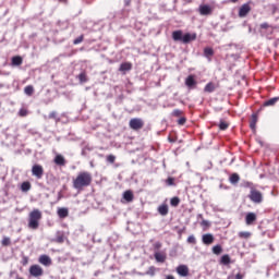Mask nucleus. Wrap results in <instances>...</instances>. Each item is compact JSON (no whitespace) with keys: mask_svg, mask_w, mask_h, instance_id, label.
Segmentation results:
<instances>
[{"mask_svg":"<svg viewBox=\"0 0 279 279\" xmlns=\"http://www.w3.org/2000/svg\"><path fill=\"white\" fill-rule=\"evenodd\" d=\"M73 189L76 191H84V189L93 184V174L88 171H81L77 173L76 178L72 181Z\"/></svg>","mask_w":279,"mask_h":279,"instance_id":"obj_1","label":"nucleus"},{"mask_svg":"<svg viewBox=\"0 0 279 279\" xmlns=\"http://www.w3.org/2000/svg\"><path fill=\"white\" fill-rule=\"evenodd\" d=\"M40 219H43V211H40V209H33L28 214V228L31 230H38L40 227Z\"/></svg>","mask_w":279,"mask_h":279,"instance_id":"obj_2","label":"nucleus"},{"mask_svg":"<svg viewBox=\"0 0 279 279\" xmlns=\"http://www.w3.org/2000/svg\"><path fill=\"white\" fill-rule=\"evenodd\" d=\"M172 39L178 43H183L184 45H189V43H193V40H197V34L186 33L182 35V31H174L172 33Z\"/></svg>","mask_w":279,"mask_h":279,"instance_id":"obj_3","label":"nucleus"},{"mask_svg":"<svg viewBox=\"0 0 279 279\" xmlns=\"http://www.w3.org/2000/svg\"><path fill=\"white\" fill-rule=\"evenodd\" d=\"M129 126L134 132H138L145 128V121L141 118H132L129 122Z\"/></svg>","mask_w":279,"mask_h":279,"instance_id":"obj_4","label":"nucleus"},{"mask_svg":"<svg viewBox=\"0 0 279 279\" xmlns=\"http://www.w3.org/2000/svg\"><path fill=\"white\" fill-rule=\"evenodd\" d=\"M248 198L251 199V202H254V204H262L263 193L256 189H251Z\"/></svg>","mask_w":279,"mask_h":279,"instance_id":"obj_5","label":"nucleus"},{"mask_svg":"<svg viewBox=\"0 0 279 279\" xmlns=\"http://www.w3.org/2000/svg\"><path fill=\"white\" fill-rule=\"evenodd\" d=\"M29 274L33 276V278H40L45 274V270H43V267L40 265H32L29 267Z\"/></svg>","mask_w":279,"mask_h":279,"instance_id":"obj_6","label":"nucleus"},{"mask_svg":"<svg viewBox=\"0 0 279 279\" xmlns=\"http://www.w3.org/2000/svg\"><path fill=\"white\" fill-rule=\"evenodd\" d=\"M32 174L35 175L37 180H40L43 175H45V168H43L40 165H34L32 167Z\"/></svg>","mask_w":279,"mask_h":279,"instance_id":"obj_7","label":"nucleus"},{"mask_svg":"<svg viewBox=\"0 0 279 279\" xmlns=\"http://www.w3.org/2000/svg\"><path fill=\"white\" fill-rule=\"evenodd\" d=\"M198 13L201 16H210V14H213V7L208 4H201L198 7Z\"/></svg>","mask_w":279,"mask_h":279,"instance_id":"obj_8","label":"nucleus"},{"mask_svg":"<svg viewBox=\"0 0 279 279\" xmlns=\"http://www.w3.org/2000/svg\"><path fill=\"white\" fill-rule=\"evenodd\" d=\"M248 12H252V7H250V3L242 4L239 9L240 19H245Z\"/></svg>","mask_w":279,"mask_h":279,"instance_id":"obj_9","label":"nucleus"},{"mask_svg":"<svg viewBox=\"0 0 279 279\" xmlns=\"http://www.w3.org/2000/svg\"><path fill=\"white\" fill-rule=\"evenodd\" d=\"M38 263H40V265H44L45 267H50V265H52L51 257L45 254L39 256Z\"/></svg>","mask_w":279,"mask_h":279,"instance_id":"obj_10","label":"nucleus"},{"mask_svg":"<svg viewBox=\"0 0 279 279\" xmlns=\"http://www.w3.org/2000/svg\"><path fill=\"white\" fill-rule=\"evenodd\" d=\"M177 274L179 276H182V278H186V276H189V266H186V265H179L177 267Z\"/></svg>","mask_w":279,"mask_h":279,"instance_id":"obj_11","label":"nucleus"},{"mask_svg":"<svg viewBox=\"0 0 279 279\" xmlns=\"http://www.w3.org/2000/svg\"><path fill=\"white\" fill-rule=\"evenodd\" d=\"M202 241L204 245H213V243H215V235H213L211 233L204 234L202 236Z\"/></svg>","mask_w":279,"mask_h":279,"instance_id":"obj_12","label":"nucleus"},{"mask_svg":"<svg viewBox=\"0 0 279 279\" xmlns=\"http://www.w3.org/2000/svg\"><path fill=\"white\" fill-rule=\"evenodd\" d=\"M185 86H187V88H195V86H197V81H195V76L189 75L185 78Z\"/></svg>","mask_w":279,"mask_h":279,"instance_id":"obj_13","label":"nucleus"},{"mask_svg":"<svg viewBox=\"0 0 279 279\" xmlns=\"http://www.w3.org/2000/svg\"><path fill=\"white\" fill-rule=\"evenodd\" d=\"M54 165L58 167H65L66 166V159L62 155H57L53 159Z\"/></svg>","mask_w":279,"mask_h":279,"instance_id":"obj_14","label":"nucleus"},{"mask_svg":"<svg viewBox=\"0 0 279 279\" xmlns=\"http://www.w3.org/2000/svg\"><path fill=\"white\" fill-rule=\"evenodd\" d=\"M256 219H257L256 214H254V213L246 214V217H245L246 226H253V223L256 221Z\"/></svg>","mask_w":279,"mask_h":279,"instance_id":"obj_15","label":"nucleus"},{"mask_svg":"<svg viewBox=\"0 0 279 279\" xmlns=\"http://www.w3.org/2000/svg\"><path fill=\"white\" fill-rule=\"evenodd\" d=\"M157 210L161 217H167V215H169V205L161 204Z\"/></svg>","mask_w":279,"mask_h":279,"instance_id":"obj_16","label":"nucleus"},{"mask_svg":"<svg viewBox=\"0 0 279 279\" xmlns=\"http://www.w3.org/2000/svg\"><path fill=\"white\" fill-rule=\"evenodd\" d=\"M57 214H58V217L60 219H66V217H69V208L66 207H60L58 210H57Z\"/></svg>","mask_w":279,"mask_h":279,"instance_id":"obj_17","label":"nucleus"},{"mask_svg":"<svg viewBox=\"0 0 279 279\" xmlns=\"http://www.w3.org/2000/svg\"><path fill=\"white\" fill-rule=\"evenodd\" d=\"M217 90V84L209 82L204 87V93H215Z\"/></svg>","mask_w":279,"mask_h":279,"instance_id":"obj_18","label":"nucleus"},{"mask_svg":"<svg viewBox=\"0 0 279 279\" xmlns=\"http://www.w3.org/2000/svg\"><path fill=\"white\" fill-rule=\"evenodd\" d=\"M11 64L12 66H21V64H23V57L21 56L12 57Z\"/></svg>","mask_w":279,"mask_h":279,"instance_id":"obj_19","label":"nucleus"},{"mask_svg":"<svg viewBox=\"0 0 279 279\" xmlns=\"http://www.w3.org/2000/svg\"><path fill=\"white\" fill-rule=\"evenodd\" d=\"M119 71L121 73H125L126 71H132V63L131 62H123L120 64Z\"/></svg>","mask_w":279,"mask_h":279,"instance_id":"obj_20","label":"nucleus"},{"mask_svg":"<svg viewBox=\"0 0 279 279\" xmlns=\"http://www.w3.org/2000/svg\"><path fill=\"white\" fill-rule=\"evenodd\" d=\"M155 259L157 260V263H165L167 260V255L161 252H156Z\"/></svg>","mask_w":279,"mask_h":279,"instance_id":"obj_21","label":"nucleus"},{"mask_svg":"<svg viewBox=\"0 0 279 279\" xmlns=\"http://www.w3.org/2000/svg\"><path fill=\"white\" fill-rule=\"evenodd\" d=\"M256 123H258V116L256 113H253L250 121L251 130H256Z\"/></svg>","mask_w":279,"mask_h":279,"instance_id":"obj_22","label":"nucleus"},{"mask_svg":"<svg viewBox=\"0 0 279 279\" xmlns=\"http://www.w3.org/2000/svg\"><path fill=\"white\" fill-rule=\"evenodd\" d=\"M123 198L125 199V202H134V193L128 190L123 193Z\"/></svg>","mask_w":279,"mask_h":279,"instance_id":"obj_23","label":"nucleus"},{"mask_svg":"<svg viewBox=\"0 0 279 279\" xmlns=\"http://www.w3.org/2000/svg\"><path fill=\"white\" fill-rule=\"evenodd\" d=\"M218 128H219V130H221L223 132V131H226L230 128V122L221 119L219 124H218Z\"/></svg>","mask_w":279,"mask_h":279,"instance_id":"obj_24","label":"nucleus"},{"mask_svg":"<svg viewBox=\"0 0 279 279\" xmlns=\"http://www.w3.org/2000/svg\"><path fill=\"white\" fill-rule=\"evenodd\" d=\"M241 180V177L239 175V173H232L229 178V182L231 184H239V181Z\"/></svg>","mask_w":279,"mask_h":279,"instance_id":"obj_25","label":"nucleus"},{"mask_svg":"<svg viewBox=\"0 0 279 279\" xmlns=\"http://www.w3.org/2000/svg\"><path fill=\"white\" fill-rule=\"evenodd\" d=\"M279 101V98L278 97H275V98H270L269 100H266L264 102V107L267 108L269 106H276V104H278Z\"/></svg>","mask_w":279,"mask_h":279,"instance_id":"obj_26","label":"nucleus"},{"mask_svg":"<svg viewBox=\"0 0 279 279\" xmlns=\"http://www.w3.org/2000/svg\"><path fill=\"white\" fill-rule=\"evenodd\" d=\"M204 56L205 58H213V56H215V50L210 47H206L204 48Z\"/></svg>","mask_w":279,"mask_h":279,"instance_id":"obj_27","label":"nucleus"},{"mask_svg":"<svg viewBox=\"0 0 279 279\" xmlns=\"http://www.w3.org/2000/svg\"><path fill=\"white\" fill-rule=\"evenodd\" d=\"M32 189V183H29V181H25L21 184V191H23V193H27V191H29Z\"/></svg>","mask_w":279,"mask_h":279,"instance_id":"obj_28","label":"nucleus"},{"mask_svg":"<svg viewBox=\"0 0 279 279\" xmlns=\"http://www.w3.org/2000/svg\"><path fill=\"white\" fill-rule=\"evenodd\" d=\"M24 93L27 95V97H32V95H34V85H27L24 88Z\"/></svg>","mask_w":279,"mask_h":279,"instance_id":"obj_29","label":"nucleus"},{"mask_svg":"<svg viewBox=\"0 0 279 279\" xmlns=\"http://www.w3.org/2000/svg\"><path fill=\"white\" fill-rule=\"evenodd\" d=\"M230 263H231L230 255L226 254L221 256V259H220L221 265H230Z\"/></svg>","mask_w":279,"mask_h":279,"instance_id":"obj_30","label":"nucleus"},{"mask_svg":"<svg viewBox=\"0 0 279 279\" xmlns=\"http://www.w3.org/2000/svg\"><path fill=\"white\" fill-rule=\"evenodd\" d=\"M78 81L81 84H86L88 82V76L86 75V72H82L78 74Z\"/></svg>","mask_w":279,"mask_h":279,"instance_id":"obj_31","label":"nucleus"},{"mask_svg":"<svg viewBox=\"0 0 279 279\" xmlns=\"http://www.w3.org/2000/svg\"><path fill=\"white\" fill-rule=\"evenodd\" d=\"M54 243H64V232H58L54 239Z\"/></svg>","mask_w":279,"mask_h":279,"instance_id":"obj_32","label":"nucleus"},{"mask_svg":"<svg viewBox=\"0 0 279 279\" xmlns=\"http://www.w3.org/2000/svg\"><path fill=\"white\" fill-rule=\"evenodd\" d=\"M238 236L240 239H250V236H252V233L250 231H241L238 233Z\"/></svg>","mask_w":279,"mask_h":279,"instance_id":"obj_33","label":"nucleus"},{"mask_svg":"<svg viewBox=\"0 0 279 279\" xmlns=\"http://www.w3.org/2000/svg\"><path fill=\"white\" fill-rule=\"evenodd\" d=\"M1 245L2 247H9V245H12V240H10L8 236H4L1 241Z\"/></svg>","mask_w":279,"mask_h":279,"instance_id":"obj_34","label":"nucleus"},{"mask_svg":"<svg viewBox=\"0 0 279 279\" xmlns=\"http://www.w3.org/2000/svg\"><path fill=\"white\" fill-rule=\"evenodd\" d=\"M170 205L173 206L174 208L180 206V197L174 196L170 199Z\"/></svg>","mask_w":279,"mask_h":279,"instance_id":"obj_35","label":"nucleus"},{"mask_svg":"<svg viewBox=\"0 0 279 279\" xmlns=\"http://www.w3.org/2000/svg\"><path fill=\"white\" fill-rule=\"evenodd\" d=\"M221 252H223V248L221 247V245L218 244L213 247V254H216V256H219Z\"/></svg>","mask_w":279,"mask_h":279,"instance_id":"obj_36","label":"nucleus"},{"mask_svg":"<svg viewBox=\"0 0 279 279\" xmlns=\"http://www.w3.org/2000/svg\"><path fill=\"white\" fill-rule=\"evenodd\" d=\"M259 27H260V29H269V27H270V29H278V27L271 26L267 22L260 24Z\"/></svg>","mask_w":279,"mask_h":279,"instance_id":"obj_37","label":"nucleus"},{"mask_svg":"<svg viewBox=\"0 0 279 279\" xmlns=\"http://www.w3.org/2000/svg\"><path fill=\"white\" fill-rule=\"evenodd\" d=\"M167 186H175V179L173 177H170L166 180Z\"/></svg>","mask_w":279,"mask_h":279,"instance_id":"obj_38","label":"nucleus"},{"mask_svg":"<svg viewBox=\"0 0 279 279\" xmlns=\"http://www.w3.org/2000/svg\"><path fill=\"white\" fill-rule=\"evenodd\" d=\"M29 114V111L26 108H21L19 111V117H27Z\"/></svg>","mask_w":279,"mask_h":279,"instance_id":"obj_39","label":"nucleus"},{"mask_svg":"<svg viewBox=\"0 0 279 279\" xmlns=\"http://www.w3.org/2000/svg\"><path fill=\"white\" fill-rule=\"evenodd\" d=\"M147 276H156V267L150 266L148 270L146 271Z\"/></svg>","mask_w":279,"mask_h":279,"instance_id":"obj_40","label":"nucleus"},{"mask_svg":"<svg viewBox=\"0 0 279 279\" xmlns=\"http://www.w3.org/2000/svg\"><path fill=\"white\" fill-rule=\"evenodd\" d=\"M184 114V111L180 110V109H174L172 111V117H182Z\"/></svg>","mask_w":279,"mask_h":279,"instance_id":"obj_41","label":"nucleus"},{"mask_svg":"<svg viewBox=\"0 0 279 279\" xmlns=\"http://www.w3.org/2000/svg\"><path fill=\"white\" fill-rule=\"evenodd\" d=\"M81 43H84V35H81L80 37L73 40V45H80Z\"/></svg>","mask_w":279,"mask_h":279,"instance_id":"obj_42","label":"nucleus"},{"mask_svg":"<svg viewBox=\"0 0 279 279\" xmlns=\"http://www.w3.org/2000/svg\"><path fill=\"white\" fill-rule=\"evenodd\" d=\"M48 118L54 119V121H60V119H58V112H56V111L50 112Z\"/></svg>","mask_w":279,"mask_h":279,"instance_id":"obj_43","label":"nucleus"},{"mask_svg":"<svg viewBox=\"0 0 279 279\" xmlns=\"http://www.w3.org/2000/svg\"><path fill=\"white\" fill-rule=\"evenodd\" d=\"M114 160H117L114 155L107 156V162H110V165H114Z\"/></svg>","mask_w":279,"mask_h":279,"instance_id":"obj_44","label":"nucleus"},{"mask_svg":"<svg viewBox=\"0 0 279 279\" xmlns=\"http://www.w3.org/2000/svg\"><path fill=\"white\" fill-rule=\"evenodd\" d=\"M187 243H191L192 245H195V243H197V240H195V235H190L187 238Z\"/></svg>","mask_w":279,"mask_h":279,"instance_id":"obj_45","label":"nucleus"},{"mask_svg":"<svg viewBox=\"0 0 279 279\" xmlns=\"http://www.w3.org/2000/svg\"><path fill=\"white\" fill-rule=\"evenodd\" d=\"M186 123V118L184 117H181L179 120H178V125H184Z\"/></svg>","mask_w":279,"mask_h":279,"instance_id":"obj_46","label":"nucleus"},{"mask_svg":"<svg viewBox=\"0 0 279 279\" xmlns=\"http://www.w3.org/2000/svg\"><path fill=\"white\" fill-rule=\"evenodd\" d=\"M154 247H155L156 250H160V247H162V243L156 242V243L154 244Z\"/></svg>","mask_w":279,"mask_h":279,"instance_id":"obj_47","label":"nucleus"},{"mask_svg":"<svg viewBox=\"0 0 279 279\" xmlns=\"http://www.w3.org/2000/svg\"><path fill=\"white\" fill-rule=\"evenodd\" d=\"M243 278H245V275H243V274H241V272H238V274L235 275V279H243Z\"/></svg>","mask_w":279,"mask_h":279,"instance_id":"obj_48","label":"nucleus"},{"mask_svg":"<svg viewBox=\"0 0 279 279\" xmlns=\"http://www.w3.org/2000/svg\"><path fill=\"white\" fill-rule=\"evenodd\" d=\"M202 225H203V226H208V221L204 220V221L202 222Z\"/></svg>","mask_w":279,"mask_h":279,"instance_id":"obj_49","label":"nucleus"},{"mask_svg":"<svg viewBox=\"0 0 279 279\" xmlns=\"http://www.w3.org/2000/svg\"><path fill=\"white\" fill-rule=\"evenodd\" d=\"M231 3H239V0H230Z\"/></svg>","mask_w":279,"mask_h":279,"instance_id":"obj_50","label":"nucleus"},{"mask_svg":"<svg viewBox=\"0 0 279 279\" xmlns=\"http://www.w3.org/2000/svg\"><path fill=\"white\" fill-rule=\"evenodd\" d=\"M185 1H187V3H193V0H185Z\"/></svg>","mask_w":279,"mask_h":279,"instance_id":"obj_51","label":"nucleus"},{"mask_svg":"<svg viewBox=\"0 0 279 279\" xmlns=\"http://www.w3.org/2000/svg\"><path fill=\"white\" fill-rule=\"evenodd\" d=\"M170 143H173V140L169 138Z\"/></svg>","mask_w":279,"mask_h":279,"instance_id":"obj_52","label":"nucleus"}]
</instances>
